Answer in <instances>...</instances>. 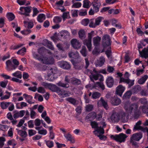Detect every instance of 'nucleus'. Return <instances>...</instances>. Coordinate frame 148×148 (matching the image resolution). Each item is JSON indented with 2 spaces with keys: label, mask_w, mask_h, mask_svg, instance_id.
<instances>
[{
  "label": "nucleus",
  "mask_w": 148,
  "mask_h": 148,
  "mask_svg": "<svg viewBox=\"0 0 148 148\" xmlns=\"http://www.w3.org/2000/svg\"><path fill=\"white\" fill-rule=\"evenodd\" d=\"M138 105L136 103L130 104L126 103L124 106V108L128 114L134 113L135 117H136L138 113Z\"/></svg>",
  "instance_id": "nucleus-1"
},
{
  "label": "nucleus",
  "mask_w": 148,
  "mask_h": 148,
  "mask_svg": "<svg viewBox=\"0 0 148 148\" xmlns=\"http://www.w3.org/2000/svg\"><path fill=\"white\" fill-rule=\"evenodd\" d=\"M93 72L95 73V74L92 73L90 76V77L92 81L94 82V80H97L98 79H99L101 82L103 80V76L101 74L98 73L97 71L95 69L93 70Z\"/></svg>",
  "instance_id": "nucleus-2"
},
{
  "label": "nucleus",
  "mask_w": 148,
  "mask_h": 148,
  "mask_svg": "<svg viewBox=\"0 0 148 148\" xmlns=\"http://www.w3.org/2000/svg\"><path fill=\"white\" fill-rule=\"evenodd\" d=\"M94 31H92L90 33H88V39H85L84 40V44L87 46L89 51H90L92 49L91 39L92 37L94 36Z\"/></svg>",
  "instance_id": "nucleus-3"
},
{
  "label": "nucleus",
  "mask_w": 148,
  "mask_h": 148,
  "mask_svg": "<svg viewBox=\"0 0 148 148\" xmlns=\"http://www.w3.org/2000/svg\"><path fill=\"white\" fill-rule=\"evenodd\" d=\"M127 137V136L126 135L122 133L119 135H116L115 136L112 135L111 136V138L120 143L124 142Z\"/></svg>",
  "instance_id": "nucleus-4"
},
{
  "label": "nucleus",
  "mask_w": 148,
  "mask_h": 148,
  "mask_svg": "<svg viewBox=\"0 0 148 148\" xmlns=\"http://www.w3.org/2000/svg\"><path fill=\"white\" fill-rule=\"evenodd\" d=\"M58 72V70L56 68H51L48 70L47 75V79L50 81L54 80V75Z\"/></svg>",
  "instance_id": "nucleus-5"
},
{
  "label": "nucleus",
  "mask_w": 148,
  "mask_h": 148,
  "mask_svg": "<svg viewBox=\"0 0 148 148\" xmlns=\"http://www.w3.org/2000/svg\"><path fill=\"white\" fill-rule=\"evenodd\" d=\"M31 6L21 7L20 8V11H19L18 13L21 15H25V16H29V13L31 11Z\"/></svg>",
  "instance_id": "nucleus-6"
},
{
  "label": "nucleus",
  "mask_w": 148,
  "mask_h": 148,
  "mask_svg": "<svg viewBox=\"0 0 148 148\" xmlns=\"http://www.w3.org/2000/svg\"><path fill=\"white\" fill-rule=\"evenodd\" d=\"M40 61L44 64H51L53 63L54 61L52 57L43 56L41 58Z\"/></svg>",
  "instance_id": "nucleus-7"
},
{
  "label": "nucleus",
  "mask_w": 148,
  "mask_h": 148,
  "mask_svg": "<svg viewBox=\"0 0 148 148\" xmlns=\"http://www.w3.org/2000/svg\"><path fill=\"white\" fill-rule=\"evenodd\" d=\"M142 134L141 133H135L133 134L131 137V143L133 145H136V143H134V140L138 141L142 138Z\"/></svg>",
  "instance_id": "nucleus-8"
},
{
  "label": "nucleus",
  "mask_w": 148,
  "mask_h": 148,
  "mask_svg": "<svg viewBox=\"0 0 148 148\" xmlns=\"http://www.w3.org/2000/svg\"><path fill=\"white\" fill-rule=\"evenodd\" d=\"M103 45L104 47L109 46L111 45V39L109 35H105L103 36Z\"/></svg>",
  "instance_id": "nucleus-9"
},
{
  "label": "nucleus",
  "mask_w": 148,
  "mask_h": 148,
  "mask_svg": "<svg viewBox=\"0 0 148 148\" xmlns=\"http://www.w3.org/2000/svg\"><path fill=\"white\" fill-rule=\"evenodd\" d=\"M71 43L72 47L75 49L80 48L82 45L81 42L75 38L71 40Z\"/></svg>",
  "instance_id": "nucleus-10"
},
{
  "label": "nucleus",
  "mask_w": 148,
  "mask_h": 148,
  "mask_svg": "<svg viewBox=\"0 0 148 148\" xmlns=\"http://www.w3.org/2000/svg\"><path fill=\"white\" fill-rule=\"evenodd\" d=\"M110 102L113 106H118L121 103V99L116 96L112 97L110 99Z\"/></svg>",
  "instance_id": "nucleus-11"
},
{
  "label": "nucleus",
  "mask_w": 148,
  "mask_h": 148,
  "mask_svg": "<svg viewBox=\"0 0 148 148\" xmlns=\"http://www.w3.org/2000/svg\"><path fill=\"white\" fill-rule=\"evenodd\" d=\"M57 93L61 97H65L70 96L71 93L70 92L62 90L60 88Z\"/></svg>",
  "instance_id": "nucleus-12"
},
{
  "label": "nucleus",
  "mask_w": 148,
  "mask_h": 148,
  "mask_svg": "<svg viewBox=\"0 0 148 148\" xmlns=\"http://www.w3.org/2000/svg\"><path fill=\"white\" fill-rule=\"evenodd\" d=\"M6 69L8 71H10L14 70L16 68V66L12 64L11 61L8 60L6 62Z\"/></svg>",
  "instance_id": "nucleus-13"
},
{
  "label": "nucleus",
  "mask_w": 148,
  "mask_h": 148,
  "mask_svg": "<svg viewBox=\"0 0 148 148\" xmlns=\"http://www.w3.org/2000/svg\"><path fill=\"white\" fill-rule=\"evenodd\" d=\"M112 121L114 122H118L120 119V113L114 112L113 113L111 117Z\"/></svg>",
  "instance_id": "nucleus-14"
},
{
  "label": "nucleus",
  "mask_w": 148,
  "mask_h": 148,
  "mask_svg": "<svg viewBox=\"0 0 148 148\" xmlns=\"http://www.w3.org/2000/svg\"><path fill=\"white\" fill-rule=\"evenodd\" d=\"M82 61V59L80 57H78L75 59H73L71 60V61L72 64L74 65L75 68L76 69H81V66H78L77 64L81 62Z\"/></svg>",
  "instance_id": "nucleus-15"
},
{
  "label": "nucleus",
  "mask_w": 148,
  "mask_h": 148,
  "mask_svg": "<svg viewBox=\"0 0 148 148\" xmlns=\"http://www.w3.org/2000/svg\"><path fill=\"white\" fill-rule=\"evenodd\" d=\"M125 90V87L121 85H120L116 87L115 93L116 94L121 96Z\"/></svg>",
  "instance_id": "nucleus-16"
},
{
  "label": "nucleus",
  "mask_w": 148,
  "mask_h": 148,
  "mask_svg": "<svg viewBox=\"0 0 148 148\" xmlns=\"http://www.w3.org/2000/svg\"><path fill=\"white\" fill-rule=\"evenodd\" d=\"M59 65L62 68L65 69H69L71 67L70 65L67 62L62 61L58 62Z\"/></svg>",
  "instance_id": "nucleus-17"
},
{
  "label": "nucleus",
  "mask_w": 148,
  "mask_h": 148,
  "mask_svg": "<svg viewBox=\"0 0 148 148\" xmlns=\"http://www.w3.org/2000/svg\"><path fill=\"white\" fill-rule=\"evenodd\" d=\"M141 123L142 122L140 121H139L137 122L134 127L133 130H140L143 131H145V128L140 126Z\"/></svg>",
  "instance_id": "nucleus-18"
},
{
  "label": "nucleus",
  "mask_w": 148,
  "mask_h": 148,
  "mask_svg": "<svg viewBox=\"0 0 148 148\" xmlns=\"http://www.w3.org/2000/svg\"><path fill=\"white\" fill-rule=\"evenodd\" d=\"M105 62V58L103 56L101 57L99 60L95 62L96 66L101 67L103 64Z\"/></svg>",
  "instance_id": "nucleus-19"
},
{
  "label": "nucleus",
  "mask_w": 148,
  "mask_h": 148,
  "mask_svg": "<svg viewBox=\"0 0 148 148\" xmlns=\"http://www.w3.org/2000/svg\"><path fill=\"white\" fill-rule=\"evenodd\" d=\"M106 83L107 86L110 88L112 86L114 83L113 78L111 76L108 77L106 80Z\"/></svg>",
  "instance_id": "nucleus-20"
},
{
  "label": "nucleus",
  "mask_w": 148,
  "mask_h": 148,
  "mask_svg": "<svg viewBox=\"0 0 148 148\" xmlns=\"http://www.w3.org/2000/svg\"><path fill=\"white\" fill-rule=\"evenodd\" d=\"M148 78V75H145L142 76L138 81V84L140 85L143 84Z\"/></svg>",
  "instance_id": "nucleus-21"
},
{
  "label": "nucleus",
  "mask_w": 148,
  "mask_h": 148,
  "mask_svg": "<svg viewBox=\"0 0 148 148\" xmlns=\"http://www.w3.org/2000/svg\"><path fill=\"white\" fill-rule=\"evenodd\" d=\"M25 113V111L22 110L19 112H15L13 115V117L14 119H17L19 117H21L23 116Z\"/></svg>",
  "instance_id": "nucleus-22"
},
{
  "label": "nucleus",
  "mask_w": 148,
  "mask_h": 148,
  "mask_svg": "<svg viewBox=\"0 0 148 148\" xmlns=\"http://www.w3.org/2000/svg\"><path fill=\"white\" fill-rule=\"evenodd\" d=\"M93 8L96 12H98L99 10V8L101 5L100 2L93 1L92 3Z\"/></svg>",
  "instance_id": "nucleus-23"
},
{
  "label": "nucleus",
  "mask_w": 148,
  "mask_h": 148,
  "mask_svg": "<svg viewBox=\"0 0 148 148\" xmlns=\"http://www.w3.org/2000/svg\"><path fill=\"white\" fill-rule=\"evenodd\" d=\"M101 40V37L99 36L94 37L93 38V42L94 45L95 46H98L99 45Z\"/></svg>",
  "instance_id": "nucleus-24"
},
{
  "label": "nucleus",
  "mask_w": 148,
  "mask_h": 148,
  "mask_svg": "<svg viewBox=\"0 0 148 148\" xmlns=\"http://www.w3.org/2000/svg\"><path fill=\"white\" fill-rule=\"evenodd\" d=\"M120 119L124 123L126 122L127 121L128 118L127 116L125 115V113L123 112H120Z\"/></svg>",
  "instance_id": "nucleus-25"
},
{
  "label": "nucleus",
  "mask_w": 148,
  "mask_h": 148,
  "mask_svg": "<svg viewBox=\"0 0 148 148\" xmlns=\"http://www.w3.org/2000/svg\"><path fill=\"white\" fill-rule=\"evenodd\" d=\"M60 88L58 87L55 85L51 84L49 89L52 91L56 92L57 93Z\"/></svg>",
  "instance_id": "nucleus-26"
},
{
  "label": "nucleus",
  "mask_w": 148,
  "mask_h": 148,
  "mask_svg": "<svg viewBox=\"0 0 148 148\" xmlns=\"http://www.w3.org/2000/svg\"><path fill=\"white\" fill-rule=\"evenodd\" d=\"M69 55L70 58H73V59L80 57L78 52L77 51L75 52H71L69 53Z\"/></svg>",
  "instance_id": "nucleus-27"
},
{
  "label": "nucleus",
  "mask_w": 148,
  "mask_h": 148,
  "mask_svg": "<svg viewBox=\"0 0 148 148\" xmlns=\"http://www.w3.org/2000/svg\"><path fill=\"white\" fill-rule=\"evenodd\" d=\"M100 102L102 106L105 108L106 109H108V105L107 101H106L102 97H101L100 99L99 100V102Z\"/></svg>",
  "instance_id": "nucleus-28"
},
{
  "label": "nucleus",
  "mask_w": 148,
  "mask_h": 148,
  "mask_svg": "<svg viewBox=\"0 0 148 148\" xmlns=\"http://www.w3.org/2000/svg\"><path fill=\"white\" fill-rule=\"evenodd\" d=\"M78 34L79 37L81 39H84L86 37L85 32L84 30H80Z\"/></svg>",
  "instance_id": "nucleus-29"
},
{
  "label": "nucleus",
  "mask_w": 148,
  "mask_h": 148,
  "mask_svg": "<svg viewBox=\"0 0 148 148\" xmlns=\"http://www.w3.org/2000/svg\"><path fill=\"white\" fill-rule=\"evenodd\" d=\"M64 136L68 140L70 141L71 143H74L75 142L74 139L70 134H65Z\"/></svg>",
  "instance_id": "nucleus-30"
},
{
  "label": "nucleus",
  "mask_w": 148,
  "mask_h": 148,
  "mask_svg": "<svg viewBox=\"0 0 148 148\" xmlns=\"http://www.w3.org/2000/svg\"><path fill=\"white\" fill-rule=\"evenodd\" d=\"M66 100L73 105H76L78 104V101L75 99L70 97L66 99Z\"/></svg>",
  "instance_id": "nucleus-31"
},
{
  "label": "nucleus",
  "mask_w": 148,
  "mask_h": 148,
  "mask_svg": "<svg viewBox=\"0 0 148 148\" xmlns=\"http://www.w3.org/2000/svg\"><path fill=\"white\" fill-rule=\"evenodd\" d=\"M141 90V87L139 85H136L134 86L132 89V92L136 93L140 91Z\"/></svg>",
  "instance_id": "nucleus-32"
},
{
  "label": "nucleus",
  "mask_w": 148,
  "mask_h": 148,
  "mask_svg": "<svg viewBox=\"0 0 148 148\" xmlns=\"http://www.w3.org/2000/svg\"><path fill=\"white\" fill-rule=\"evenodd\" d=\"M45 19V15L42 14H40L37 17V21L39 22L42 23Z\"/></svg>",
  "instance_id": "nucleus-33"
},
{
  "label": "nucleus",
  "mask_w": 148,
  "mask_h": 148,
  "mask_svg": "<svg viewBox=\"0 0 148 148\" xmlns=\"http://www.w3.org/2000/svg\"><path fill=\"white\" fill-rule=\"evenodd\" d=\"M96 113L94 112H92L89 113L86 118L87 119H93L96 118Z\"/></svg>",
  "instance_id": "nucleus-34"
},
{
  "label": "nucleus",
  "mask_w": 148,
  "mask_h": 148,
  "mask_svg": "<svg viewBox=\"0 0 148 148\" xmlns=\"http://www.w3.org/2000/svg\"><path fill=\"white\" fill-rule=\"evenodd\" d=\"M24 23L25 27L28 28H32L34 26L33 23L32 22H28L26 21H24Z\"/></svg>",
  "instance_id": "nucleus-35"
},
{
  "label": "nucleus",
  "mask_w": 148,
  "mask_h": 148,
  "mask_svg": "<svg viewBox=\"0 0 148 148\" xmlns=\"http://www.w3.org/2000/svg\"><path fill=\"white\" fill-rule=\"evenodd\" d=\"M97 132V133H99V134H103L104 133L103 129V127H102L101 126L99 127H97L96 130L93 132L95 134H96L95 132ZM96 134H97L96 133Z\"/></svg>",
  "instance_id": "nucleus-36"
},
{
  "label": "nucleus",
  "mask_w": 148,
  "mask_h": 148,
  "mask_svg": "<svg viewBox=\"0 0 148 148\" xmlns=\"http://www.w3.org/2000/svg\"><path fill=\"white\" fill-rule=\"evenodd\" d=\"M13 76L16 77L18 78L21 79L22 77L21 72L19 71H17L12 74Z\"/></svg>",
  "instance_id": "nucleus-37"
},
{
  "label": "nucleus",
  "mask_w": 148,
  "mask_h": 148,
  "mask_svg": "<svg viewBox=\"0 0 148 148\" xmlns=\"http://www.w3.org/2000/svg\"><path fill=\"white\" fill-rule=\"evenodd\" d=\"M7 18L10 21H11L13 20L15 17V16L14 14L10 12L7 14Z\"/></svg>",
  "instance_id": "nucleus-38"
},
{
  "label": "nucleus",
  "mask_w": 148,
  "mask_h": 148,
  "mask_svg": "<svg viewBox=\"0 0 148 148\" xmlns=\"http://www.w3.org/2000/svg\"><path fill=\"white\" fill-rule=\"evenodd\" d=\"M18 133L19 135L23 138H25L27 135V133L26 131L22 130L18 131Z\"/></svg>",
  "instance_id": "nucleus-39"
},
{
  "label": "nucleus",
  "mask_w": 148,
  "mask_h": 148,
  "mask_svg": "<svg viewBox=\"0 0 148 148\" xmlns=\"http://www.w3.org/2000/svg\"><path fill=\"white\" fill-rule=\"evenodd\" d=\"M59 35L61 37H65L67 36H69V33L67 31L64 30L60 32L59 33Z\"/></svg>",
  "instance_id": "nucleus-40"
},
{
  "label": "nucleus",
  "mask_w": 148,
  "mask_h": 148,
  "mask_svg": "<svg viewBox=\"0 0 148 148\" xmlns=\"http://www.w3.org/2000/svg\"><path fill=\"white\" fill-rule=\"evenodd\" d=\"M71 82L74 85H77L80 84V81L79 79L75 78H71Z\"/></svg>",
  "instance_id": "nucleus-41"
},
{
  "label": "nucleus",
  "mask_w": 148,
  "mask_h": 148,
  "mask_svg": "<svg viewBox=\"0 0 148 148\" xmlns=\"http://www.w3.org/2000/svg\"><path fill=\"white\" fill-rule=\"evenodd\" d=\"M80 52L82 55L84 57H86L87 55V51L86 48L85 47L83 46Z\"/></svg>",
  "instance_id": "nucleus-42"
},
{
  "label": "nucleus",
  "mask_w": 148,
  "mask_h": 148,
  "mask_svg": "<svg viewBox=\"0 0 148 148\" xmlns=\"http://www.w3.org/2000/svg\"><path fill=\"white\" fill-rule=\"evenodd\" d=\"M103 19V17L101 16L98 17L97 18L95 19L96 27L100 24V22Z\"/></svg>",
  "instance_id": "nucleus-43"
},
{
  "label": "nucleus",
  "mask_w": 148,
  "mask_h": 148,
  "mask_svg": "<svg viewBox=\"0 0 148 148\" xmlns=\"http://www.w3.org/2000/svg\"><path fill=\"white\" fill-rule=\"evenodd\" d=\"M5 93L7 94V95H5L2 97L1 98V100H3L6 99H8L9 98L11 95V92H9L8 91H6Z\"/></svg>",
  "instance_id": "nucleus-44"
},
{
  "label": "nucleus",
  "mask_w": 148,
  "mask_h": 148,
  "mask_svg": "<svg viewBox=\"0 0 148 148\" xmlns=\"http://www.w3.org/2000/svg\"><path fill=\"white\" fill-rule=\"evenodd\" d=\"M11 103L10 102H3L1 103V106L2 109H5Z\"/></svg>",
  "instance_id": "nucleus-45"
},
{
  "label": "nucleus",
  "mask_w": 148,
  "mask_h": 148,
  "mask_svg": "<svg viewBox=\"0 0 148 148\" xmlns=\"http://www.w3.org/2000/svg\"><path fill=\"white\" fill-rule=\"evenodd\" d=\"M98 86L100 87L103 90L105 89V86L102 82H96L95 85L94 87H95L96 86Z\"/></svg>",
  "instance_id": "nucleus-46"
},
{
  "label": "nucleus",
  "mask_w": 148,
  "mask_h": 148,
  "mask_svg": "<svg viewBox=\"0 0 148 148\" xmlns=\"http://www.w3.org/2000/svg\"><path fill=\"white\" fill-rule=\"evenodd\" d=\"M101 96L100 93L98 92H95L92 93V97L93 99H97L99 98Z\"/></svg>",
  "instance_id": "nucleus-47"
},
{
  "label": "nucleus",
  "mask_w": 148,
  "mask_h": 148,
  "mask_svg": "<svg viewBox=\"0 0 148 148\" xmlns=\"http://www.w3.org/2000/svg\"><path fill=\"white\" fill-rule=\"evenodd\" d=\"M94 18L91 19L89 21V26L90 27L95 28L96 27Z\"/></svg>",
  "instance_id": "nucleus-48"
},
{
  "label": "nucleus",
  "mask_w": 148,
  "mask_h": 148,
  "mask_svg": "<svg viewBox=\"0 0 148 148\" xmlns=\"http://www.w3.org/2000/svg\"><path fill=\"white\" fill-rule=\"evenodd\" d=\"M26 49L25 47H24L22 49L19 50L17 52L18 54H20L21 55L23 56L25 54L26 52Z\"/></svg>",
  "instance_id": "nucleus-49"
},
{
  "label": "nucleus",
  "mask_w": 148,
  "mask_h": 148,
  "mask_svg": "<svg viewBox=\"0 0 148 148\" xmlns=\"http://www.w3.org/2000/svg\"><path fill=\"white\" fill-rule=\"evenodd\" d=\"M47 145L49 148H51L53 146V142L50 140H45Z\"/></svg>",
  "instance_id": "nucleus-50"
},
{
  "label": "nucleus",
  "mask_w": 148,
  "mask_h": 148,
  "mask_svg": "<svg viewBox=\"0 0 148 148\" xmlns=\"http://www.w3.org/2000/svg\"><path fill=\"white\" fill-rule=\"evenodd\" d=\"M83 7L84 8H88L90 7L89 4L90 2L88 0H84L83 1Z\"/></svg>",
  "instance_id": "nucleus-51"
},
{
  "label": "nucleus",
  "mask_w": 148,
  "mask_h": 148,
  "mask_svg": "<svg viewBox=\"0 0 148 148\" xmlns=\"http://www.w3.org/2000/svg\"><path fill=\"white\" fill-rule=\"evenodd\" d=\"M23 45L22 44H20L16 45H12L10 47V49L12 50L17 49L22 46Z\"/></svg>",
  "instance_id": "nucleus-52"
},
{
  "label": "nucleus",
  "mask_w": 148,
  "mask_h": 148,
  "mask_svg": "<svg viewBox=\"0 0 148 148\" xmlns=\"http://www.w3.org/2000/svg\"><path fill=\"white\" fill-rule=\"evenodd\" d=\"M57 84L59 86L66 88H68L69 86V85L68 84H64L61 82H59L57 83Z\"/></svg>",
  "instance_id": "nucleus-53"
},
{
  "label": "nucleus",
  "mask_w": 148,
  "mask_h": 148,
  "mask_svg": "<svg viewBox=\"0 0 148 148\" xmlns=\"http://www.w3.org/2000/svg\"><path fill=\"white\" fill-rule=\"evenodd\" d=\"M32 98L33 97L31 96L28 95V96H27V97H26V100L27 101L29 104H33L34 103V102H33L32 101Z\"/></svg>",
  "instance_id": "nucleus-54"
},
{
  "label": "nucleus",
  "mask_w": 148,
  "mask_h": 148,
  "mask_svg": "<svg viewBox=\"0 0 148 148\" xmlns=\"http://www.w3.org/2000/svg\"><path fill=\"white\" fill-rule=\"evenodd\" d=\"M131 95V92L130 91H128L123 96V98L125 99H128L130 97Z\"/></svg>",
  "instance_id": "nucleus-55"
},
{
  "label": "nucleus",
  "mask_w": 148,
  "mask_h": 148,
  "mask_svg": "<svg viewBox=\"0 0 148 148\" xmlns=\"http://www.w3.org/2000/svg\"><path fill=\"white\" fill-rule=\"evenodd\" d=\"M140 108L142 109L143 113L148 112V106H140Z\"/></svg>",
  "instance_id": "nucleus-56"
},
{
  "label": "nucleus",
  "mask_w": 148,
  "mask_h": 148,
  "mask_svg": "<svg viewBox=\"0 0 148 148\" xmlns=\"http://www.w3.org/2000/svg\"><path fill=\"white\" fill-rule=\"evenodd\" d=\"M93 106L92 105L88 104L85 107L86 110L88 112H90L92 110Z\"/></svg>",
  "instance_id": "nucleus-57"
},
{
  "label": "nucleus",
  "mask_w": 148,
  "mask_h": 148,
  "mask_svg": "<svg viewBox=\"0 0 148 148\" xmlns=\"http://www.w3.org/2000/svg\"><path fill=\"white\" fill-rule=\"evenodd\" d=\"M37 98H38V99L39 101H41L43 100V98L42 96L38 93H36L35 94L34 98L36 99Z\"/></svg>",
  "instance_id": "nucleus-58"
},
{
  "label": "nucleus",
  "mask_w": 148,
  "mask_h": 148,
  "mask_svg": "<svg viewBox=\"0 0 148 148\" xmlns=\"http://www.w3.org/2000/svg\"><path fill=\"white\" fill-rule=\"evenodd\" d=\"M31 32V30L29 28H27L25 30L22 31L21 32V33L23 34L27 35L30 34Z\"/></svg>",
  "instance_id": "nucleus-59"
},
{
  "label": "nucleus",
  "mask_w": 148,
  "mask_h": 148,
  "mask_svg": "<svg viewBox=\"0 0 148 148\" xmlns=\"http://www.w3.org/2000/svg\"><path fill=\"white\" fill-rule=\"evenodd\" d=\"M87 10H81L79 12V15L80 16H84L87 14Z\"/></svg>",
  "instance_id": "nucleus-60"
},
{
  "label": "nucleus",
  "mask_w": 148,
  "mask_h": 148,
  "mask_svg": "<svg viewBox=\"0 0 148 148\" xmlns=\"http://www.w3.org/2000/svg\"><path fill=\"white\" fill-rule=\"evenodd\" d=\"M89 23V20L88 18H85L82 21V24L85 26H86Z\"/></svg>",
  "instance_id": "nucleus-61"
},
{
  "label": "nucleus",
  "mask_w": 148,
  "mask_h": 148,
  "mask_svg": "<svg viewBox=\"0 0 148 148\" xmlns=\"http://www.w3.org/2000/svg\"><path fill=\"white\" fill-rule=\"evenodd\" d=\"M62 20L61 18L59 16H56L53 18V22L56 23L60 22Z\"/></svg>",
  "instance_id": "nucleus-62"
},
{
  "label": "nucleus",
  "mask_w": 148,
  "mask_h": 148,
  "mask_svg": "<svg viewBox=\"0 0 148 148\" xmlns=\"http://www.w3.org/2000/svg\"><path fill=\"white\" fill-rule=\"evenodd\" d=\"M82 5V4L80 2H75L73 3L72 6V8H79Z\"/></svg>",
  "instance_id": "nucleus-63"
},
{
  "label": "nucleus",
  "mask_w": 148,
  "mask_h": 148,
  "mask_svg": "<svg viewBox=\"0 0 148 148\" xmlns=\"http://www.w3.org/2000/svg\"><path fill=\"white\" fill-rule=\"evenodd\" d=\"M9 128V127L7 125H0V129L1 130L5 131Z\"/></svg>",
  "instance_id": "nucleus-64"
}]
</instances>
